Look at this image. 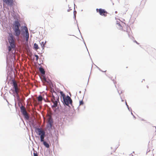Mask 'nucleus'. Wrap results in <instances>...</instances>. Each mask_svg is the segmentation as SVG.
I'll return each mask as SVG.
<instances>
[{
  "label": "nucleus",
  "mask_w": 156,
  "mask_h": 156,
  "mask_svg": "<svg viewBox=\"0 0 156 156\" xmlns=\"http://www.w3.org/2000/svg\"><path fill=\"white\" fill-rule=\"evenodd\" d=\"M39 71L43 74H44L45 73V72L44 69L43 68L40 67L39 69Z\"/></svg>",
  "instance_id": "ddd939ff"
},
{
  "label": "nucleus",
  "mask_w": 156,
  "mask_h": 156,
  "mask_svg": "<svg viewBox=\"0 0 156 156\" xmlns=\"http://www.w3.org/2000/svg\"><path fill=\"white\" fill-rule=\"evenodd\" d=\"M37 100L38 101L40 102L41 101L43 100V98L40 95L37 98Z\"/></svg>",
  "instance_id": "4468645a"
},
{
  "label": "nucleus",
  "mask_w": 156,
  "mask_h": 156,
  "mask_svg": "<svg viewBox=\"0 0 156 156\" xmlns=\"http://www.w3.org/2000/svg\"><path fill=\"white\" fill-rule=\"evenodd\" d=\"M60 94L63 99V103L64 104L68 106L69 104L72 105V101L71 98L68 96L66 97L63 92L60 91Z\"/></svg>",
  "instance_id": "39448f33"
},
{
  "label": "nucleus",
  "mask_w": 156,
  "mask_h": 156,
  "mask_svg": "<svg viewBox=\"0 0 156 156\" xmlns=\"http://www.w3.org/2000/svg\"><path fill=\"white\" fill-rule=\"evenodd\" d=\"M24 30H25L26 32V34L25 37L26 38V41H27L29 39V34L28 33V31L27 27H24Z\"/></svg>",
  "instance_id": "f8f14e48"
},
{
  "label": "nucleus",
  "mask_w": 156,
  "mask_h": 156,
  "mask_svg": "<svg viewBox=\"0 0 156 156\" xmlns=\"http://www.w3.org/2000/svg\"><path fill=\"white\" fill-rule=\"evenodd\" d=\"M96 10L101 15L105 17L108 14V12L105 9H97Z\"/></svg>",
  "instance_id": "6e6552de"
},
{
  "label": "nucleus",
  "mask_w": 156,
  "mask_h": 156,
  "mask_svg": "<svg viewBox=\"0 0 156 156\" xmlns=\"http://www.w3.org/2000/svg\"><path fill=\"white\" fill-rule=\"evenodd\" d=\"M71 9H68V12H69L70 11V10H71Z\"/></svg>",
  "instance_id": "4be33fe9"
},
{
  "label": "nucleus",
  "mask_w": 156,
  "mask_h": 156,
  "mask_svg": "<svg viewBox=\"0 0 156 156\" xmlns=\"http://www.w3.org/2000/svg\"><path fill=\"white\" fill-rule=\"evenodd\" d=\"M59 98L55 92L52 93V96L51 99L54 105L52 106V108H55L57 106L58 102L59 101Z\"/></svg>",
  "instance_id": "20e7f679"
},
{
  "label": "nucleus",
  "mask_w": 156,
  "mask_h": 156,
  "mask_svg": "<svg viewBox=\"0 0 156 156\" xmlns=\"http://www.w3.org/2000/svg\"><path fill=\"white\" fill-rule=\"evenodd\" d=\"M34 156H38L37 152L34 151Z\"/></svg>",
  "instance_id": "aec40b11"
},
{
  "label": "nucleus",
  "mask_w": 156,
  "mask_h": 156,
  "mask_svg": "<svg viewBox=\"0 0 156 156\" xmlns=\"http://www.w3.org/2000/svg\"><path fill=\"white\" fill-rule=\"evenodd\" d=\"M53 8H52L51 10L49 11L48 12L44 14V16L47 19H48L50 17H51V16L53 14Z\"/></svg>",
  "instance_id": "9b49d317"
},
{
  "label": "nucleus",
  "mask_w": 156,
  "mask_h": 156,
  "mask_svg": "<svg viewBox=\"0 0 156 156\" xmlns=\"http://www.w3.org/2000/svg\"><path fill=\"white\" fill-rule=\"evenodd\" d=\"M36 133L40 137L41 141L43 142V144L46 147L49 148V145L46 141H44V138L45 136V132L44 130L41 128H37L36 129Z\"/></svg>",
  "instance_id": "f257e3e1"
},
{
  "label": "nucleus",
  "mask_w": 156,
  "mask_h": 156,
  "mask_svg": "<svg viewBox=\"0 0 156 156\" xmlns=\"http://www.w3.org/2000/svg\"><path fill=\"white\" fill-rule=\"evenodd\" d=\"M20 109L21 112H22L23 115L27 119H28L29 118V116L25 107L23 106H22L20 107Z\"/></svg>",
  "instance_id": "1a4fd4ad"
},
{
  "label": "nucleus",
  "mask_w": 156,
  "mask_h": 156,
  "mask_svg": "<svg viewBox=\"0 0 156 156\" xmlns=\"http://www.w3.org/2000/svg\"><path fill=\"white\" fill-rule=\"evenodd\" d=\"M34 48L36 50L38 49L39 48L38 45L36 43H34Z\"/></svg>",
  "instance_id": "dca6fc26"
},
{
  "label": "nucleus",
  "mask_w": 156,
  "mask_h": 156,
  "mask_svg": "<svg viewBox=\"0 0 156 156\" xmlns=\"http://www.w3.org/2000/svg\"><path fill=\"white\" fill-rule=\"evenodd\" d=\"M34 56L36 57L35 60H36V61H37L39 59L38 56V55H35Z\"/></svg>",
  "instance_id": "6ab92c4d"
},
{
  "label": "nucleus",
  "mask_w": 156,
  "mask_h": 156,
  "mask_svg": "<svg viewBox=\"0 0 156 156\" xmlns=\"http://www.w3.org/2000/svg\"><path fill=\"white\" fill-rule=\"evenodd\" d=\"M48 122L51 126L52 125V120L51 117H49L48 119Z\"/></svg>",
  "instance_id": "2eb2a0df"
},
{
  "label": "nucleus",
  "mask_w": 156,
  "mask_h": 156,
  "mask_svg": "<svg viewBox=\"0 0 156 156\" xmlns=\"http://www.w3.org/2000/svg\"><path fill=\"white\" fill-rule=\"evenodd\" d=\"M20 24L18 20H16L13 25V30L14 35L17 37H19L21 33V30L20 29Z\"/></svg>",
  "instance_id": "f03ea898"
},
{
  "label": "nucleus",
  "mask_w": 156,
  "mask_h": 156,
  "mask_svg": "<svg viewBox=\"0 0 156 156\" xmlns=\"http://www.w3.org/2000/svg\"><path fill=\"white\" fill-rule=\"evenodd\" d=\"M8 39L10 45V46L8 47V50L9 51H10L12 50V48H15L16 46L12 34H9V35L8 37Z\"/></svg>",
  "instance_id": "423d86ee"
},
{
  "label": "nucleus",
  "mask_w": 156,
  "mask_h": 156,
  "mask_svg": "<svg viewBox=\"0 0 156 156\" xmlns=\"http://www.w3.org/2000/svg\"><path fill=\"white\" fill-rule=\"evenodd\" d=\"M156 127L151 126L149 129V136L150 138L153 139L156 135Z\"/></svg>",
  "instance_id": "0eeeda50"
},
{
  "label": "nucleus",
  "mask_w": 156,
  "mask_h": 156,
  "mask_svg": "<svg viewBox=\"0 0 156 156\" xmlns=\"http://www.w3.org/2000/svg\"><path fill=\"white\" fill-rule=\"evenodd\" d=\"M43 81H44V82H46V78L45 77H44L43 79Z\"/></svg>",
  "instance_id": "412c9836"
},
{
  "label": "nucleus",
  "mask_w": 156,
  "mask_h": 156,
  "mask_svg": "<svg viewBox=\"0 0 156 156\" xmlns=\"http://www.w3.org/2000/svg\"><path fill=\"white\" fill-rule=\"evenodd\" d=\"M4 3L9 6H12L14 4L13 0H3Z\"/></svg>",
  "instance_id": "9d476101"
},
{
  "label": "nucleus",
  "mask_w": 156,
  "mask_h": 156,
  "mask_svg": "<svg viewBox=\"0 0 156 156\" xmlns=\"http://www.w3.org/2000/svg\"><path fill=\"white\" fill-rule=\"evenodd\" d=\"M12 89L11 90L13 92V94H16L17 98H19V93L20 91V88L18 87L16 81L13 80H12Z\"/></svg>",
  "instance_id": "7ed1b4c3"
},
{
  "label": "nucleus",
  "mask_w": 156,
  "mask_h": 156,
  "mask_svg": "<svg viewBox=\"0 0 156 156\" xmlns=\"http://www.w3.org/2000/svg\"><path fill=\"white\" fill-rule=\"evenodd\" d=\"M45 44V42H44V41L41 42V44L42 47L44 48V47Z\"/></svg>",
  "instance_id": "a211bd4d"
},
{
  "label": "nucleus",
  "mask_w": 156,
  "mask_h": 156,
  "mask_svg": "<svg viewBox=\"0 0 156 156\" xmlns=\"http://www.w3.org/2000/svg\"><path fill=\"white\" fill-rule=\"evenodd\" d=\"M84 104V103L82 100H80L79 101L80 105H83Z\"/></svg>",
  "instance_id": "f3484780"
}]
</instances>
